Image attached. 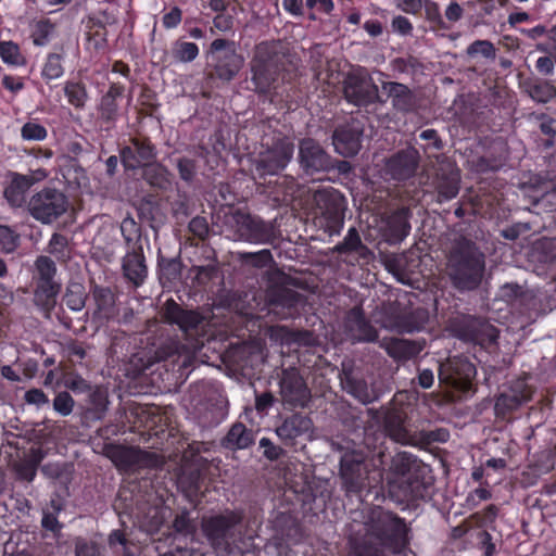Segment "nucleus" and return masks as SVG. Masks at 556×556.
<instances>
[{"label":"nucleus","instance_id":"nucleus-2","mask_svg":"<svg viewBox=\"0 0 556 556\" xmlns=\"http://www.w3.org/2000/svg\"><path fill=\"white\" fill-rule=\"evenodd\" d=\"M485 255L475 241L459 236L451 241L446 252L445 271L459 291L476 290L482 282Z\"/></svg>","mask_w":556,"mask_h":556},{"label":"nucleus","instance_id":"nucleus-27","mask_svg":"<svg viewBox=\"0 0 556 556\" xmlns=\"http://www.w3.org/2000/svg\"><path fill=\"white\" fill-rule=\"evenodd\" d=\"M303 304V296L291 289H277L270 299L269 312L278 319H294L300 316V308Z\"/></svg>","mask_w":556,"mask_h":556},{"label":"nucleus","instance_id":"nucleus-29","mask_svg":"<svg viewBox=\"0 0 556 556\" xmlns=\"http://www.w3.org/2000/svg\"><path fill=\"white\" fill-rule=\"evenodd\" d=\"M313 422L308 416L295 413L283 419L276 428V433L287 446H295L296 440L305 437L312 429Z\"/></svg>","mask_w":556,"mask_h":556},{"label":"nucleus","instance_id":"nucleus-17","mask_svg":"<svg viewBox=\"0 0 556 556\" xmlns=\"http://www.w3.org/2000/svg\"><path fill=\"white\" fill-rule=\"evenodd\" d=\"M157 150L148 136L138 135L119 149L121 162L126 170H136L156 160Z\"/></svg>","mask_w":556,"mask_h":556},{"label":"nucleus","instance_id":"nucleus-31","mask_svg":"<svg viewBox=\"0 0 556 556\" xmlns=\"http://www.w3.org/2000/svg\"><path fill=\"white\" fill-rule=\"evenodd\" d=\"M122 269L125 278L135 287L144 282L148 274L142 247H132L123 258Z\"/></svg>","mask_w":556,"mask_h":556},{"label":"nucleus","instance_id":"nucleus-28","mask_svg":"<svg viewBox=\"0 0 556 556\" xmlns=\"http://www.w3.org/2000/svg\"><path fill=\"white\" fill-rule=\"evenodd\" d=\"M238 233L244 241L255 244L273 243L276 238L271 223L251 215L243 216L238 223Z\"/></svg>","mask_w":556,"mask_h":556},{"label":"nucleus","instance_id":"nucleus-15","mask_svg":"<svg viewBox=\"0 0 556 556\" xmlns=\"http://www.w3.org/2000/svg\"><path fill=\"white\" fill-rule=\"evenodd\" d=\"M294 144L286 138H278L271 147L260 153L255 161V174L258 178L274 177L280 174L293 156Z\"/></svg>","mask_w":556,"mask_h":556},{"label":"nucleus","instance_id":"nucleus-48","mask_svg":"<svg viewBox=\"0 0 556 556\" xmlns=\"http://www.w3.org/2000/svg\"><path fill=\"white\" fill-rule=\"evenodd\" d=\"M213 258L206 265H192L190 273L193 274V282L202 288H205L211 281L220 276L218 262L215 257V251L211 250Z\"/></svg>","mask_w":556,"mask_h":556},{"label":"nucleus","instance_id":"nucleus-12","mask_svg":"<svg viewBox=\"0 0 556 556\" xmlns=\"http://www.w3.org/2000/svg\"><path fill=\"white\" fill-rule=\"evenodd\" d=\"M104 452L121 472H136L155 467L157 463L155 453L142 451L139 447L109 443L105 444Z\"/></svg>","mask_w":556,"mask_h":556},{"label":"nucleus","instance_id":"nucleus-40","mask_svg":"<svg viewBox=\"0 0 556 556\" xmlns=\"http://www.w3.org/2000/svg\"><path fill=\"white\" fill-rule=\"evenodd\" d=\"M61 282L34 285L35 305L48 314L51 313L56 305V299L61 292Z\"/></svg>","mask_w":556,"mask_h":556},{"label":"nucleus","instance_id":"nucleus-52","mask_svg":"<svg viewBox=\"0 0 556 556\" xmlns=\"http://www.w3.org/2000/svg\"><path fill=\"white\" fill-rule=\"evenodd\" d=\"M159 278L162 283H173L179 279L181 263L178 257H157Z\"/></svg>","mask_w":556,"mask_h":556},{"label":"nucleus","instance_id":"nucleus-45","mask_svg":"<svg viewBox=\"0 0 556 556\" xmlns=\"http://www.w3.org/2000/svg\"><path fill=\"white\" fill-rule=\"evenodd\" d=\"M31 187V181L15 173L9 186L5 187L3 195L11 206L21 207L25 203V194Z\"/></svg>","mask_w":556,"mask_h":556},{"label":"nucleus","instance_id":"nucleus-33","mask_svg":"<svg viewBox=\"0 0 556 556\" xmlns=\"http://www.w3.org/2000/svg\"><path fill=\"white\" fill-rule=\"evenodd\" d=\"M275 180L266 179L264 180L268 188L269 194L274 198V200L279 202H291L294 200L300 185L293 176L289 175H277L274 176Z\"/></svg>","mask_w":556,"mask_h":556},{"label":"nucleus","instance_id":"nucleus-59","mask_svg":"<svg viewBox=\"0 0 556 556\" xmlns=\"http://www.w3.org/2000/svg\"><path fill=\"white\" fill-rule=\"evenodd\" d=\"M425 10V17L434 29L447 30L450 25L445 23L442 17L440 7L432 0H426L422 3Z\"/></svg>","mask_w":556,"mask_h":556},{"label":"nucleus","instance_id":"nucleus-8","mask_svg":"<svg viewBox=\"0 0 556 556\" xmlns=\"http://www.w3.org/2000/svg\"><path fill=\"white\" fill-rule=\"evenodd\" d=\"M406 420L407 414L403 408L392 407L386 410L383 416L384 431L394 442L426 447L433 443H445L450 439V432L445 428L410 431L406 427Z\"/></svg>","mask_w":556,"mask_h":556},{"label":"nucleus","instance_id":"nucleus-30","mask_svg":"<svg viewBox=\"0 0 556 556\" xmlns=\"http://www.w3.org/2000/svg\"><path fill=\"white\" fill-rule=\"evenodd\" d=\"M382 89L391 99L392 108L396 112L407 114L418 109V98L408 86L397 81H384Z\"/></svg>","mask_w":556,"mask_h":556},{"label":"nucleus","instance_id":"nucleus-43","mask_svg":"<svg viewBox=\"0 0 556 556\" xmlns=\"http://www.w3.org/2000/svg\"><path fill=\"white\" fill-rule=\"evenodd\" d=\"M56 33V23L49 17L33 20L29 23V37L36 47H46Z\"/></svg>","mask_w":556,"mask_h":556},{"label":"nucleus","instance_id":"nucleus-4","mask_svg":"<svg viewBox=\"0 0 556 556\" xmlns=\"http://www.w3.org/2000/svg\"><path fill=\"white\" fill-rule=\"evenodd\" d=\"M390 472L400 483L405 497L412 501L431 497L433 477L429 466L407 452H400L391 458Z\"/></svg>","mask_w":556,"mask_h":556},{"label":"nucleus","instance_id":"nucleus-55","mask_svg":"<svg viewBox=\"0 0 556 556\" xmlns=\"http://www.w3.org/2000/svg\"><path fill=\"white\" fill-rule=\"evenodd\" d=\"M334 251L339 254H351L367 251V247L362 242L358 230L355 227H351L343 241L336 245Z\"/></svg>","mask_w":556,"mask_h":556},{"label":"nucleus","instance_id":"nucleus-56","mask_svg":"<svg viewBox=\"0 0 556 556\" xmlns=\"http://www.w3.org/2000/svg\"><path fill=\"white\" fill-rule=\"evenodd\" d=\"M0 58L3 63L12 66L25 65L26 59L21 53L20 46L12 40L0 41Z\"/></svg>","mask_w":556,"mask_h":556},{"label":"nucleus","instance_id":"nucleus-64","mask_svg":"<svg viewBox=\"0 0 556 556\" xmlns=\"http://www.w3.org/2000/svg\"><path fill=\"white\" fill-rule=\"evenodd\" d=\"M348 391L354 397L363 403H370L371 397L368 392L367 383L364 380H357L353 378H346Z\"/></svg>","mask_w":556,"mask_h":556},{"label":"nucleus","instance_id":"nucleus-62","mask_svg":"<svg viewBox=\"0 0 556 556\" xmlns=\"http://www.w3.org/2000/svg\"><path fill=\"white\" fill-rule=\"evenodd\" d=\"M176 167L181 180L187 184L194 180L198 169L195 160L187 156L179 157L176 161Z\"/></svg>","mask_w":556,"mask_h":556},{"label":"nucleus","instance_id":"nucleus-19","mask_svg":"<svg viewBox=\"0 0 556 556\" xmlns=\"http://www.w3.org/2000/svg\"><path fill=\"white\" fill-rule=\"evenodd\" d=\"M125 418L128 424V429L131 432H138L141 435H159L165 429L159 426L162 421V416L151 407L146 405L132 403L129 404L125 410Z\"/></svg>","mask_w":556,"mask_h":556},{"label":"nucleus","instance_id":"nucleus-34","mask_svg":"<svg viewBox=\"0 0 556 556\" xmlns=\"http://www.w3.org/2000/svg\"><path fill=\"white\" fill-rule=\"evenodd\" d=\"M348 325L357 341L374 342L378 339L377 329L366 318L361 308H353L348 316Z\"/></svg>","mask_w":556,"mask_h":556},{"label":"nucleus","instance_id":"nucleus-60","mask_svg":"<svg viewBox=\"0 0 556 556\" xmlns=\"http://www.w3.org/2000/svg\"><path fill=\"white\" fill-rule=\"evenodd\" d=\"M47 137V128L35 121L26 122L21 128V138L25 141H43Z\"/></svg>","mask_w":556,"mask_h":556},{"label":"nucleus","instance_id":"nucleus-51","mask_svg":"<svg viewBox=\"0 0 556 556\" xmlns=\"http://www.w3.org/2000/svg\"><path fill=\"white\" fill-rule=\"evenodd\" d=\"M64 56L63 51L49 52L47 54L41 67V78L46 84H49L51 80L59 79L64 75Z\"/></svg>","mask_w":556,"mask_h":556},{"label":"nucleus","instance_id":"nucleus-36","mask_svg":"<svg viewBox=\"0 0 556 556\" xmlns=\"http://www.w3.org/2000/svg\"><path fill=\"white\" fill-rule=\"evenodd\" d=\"M142 179L155 191H167L172 188V174L156 160L141 167Z\"/></svg>","mask_w":556,"mask_h":556},{"label":"nucleus","instance_id":"nucleus-25","mask_svg":"<svg viewBox=\"0 0 556 556\" xmlns=\"http://www.w3.org/2000/svg\"><path fill=\"white\" fill-rule=\"evenodd\" d=\"M125 86L121 83H110L97 105L98 119L105 129L115 127L121 116L118 100L124 97Z\"/></svg>","mask_w":556,"mask_h":556},{"label":"nucleus","instance_id":"nucleus-3","mask_svg":"<svg viewBox=\"0 0 556 556\" xmlns=\"http://www.w3.org/2000/svg\"><path fill=\"white\" fill-rule=\"evenodd\" d=\"M340 478L346 496H355L361 504L369 494L380 493L382 472L377 469L362 451H348L340 459Z\"/></svg>","mask_w":556,"mask_h":556},{"label":"nucleus","instance_id":"nucleus-37","mask_svg":"<svg viewBox=\"0 0 556 556\" xmlns=\"http://www.w3.org/2000/svg\"><path fill=\"white\" fill-rule=\"evenodd\" d=\"M460 176L458 170H440L434 179V188L440 202L450 201L459 192Z\"/></svg>","mask_w":556,"mask_h":556},{"label":"nucleus","instance_id":"nucleus-18","mask_svg":"<svg viewBox=\"0 0 556 556\" xmlns=\"http://www.w3.org/2000/svg\"><path fill=\"white\" fill-rule=\"evenodd\" d=\"M534 388L525 378L514 380L508 389L496 397L494 404L495 415L506 419L523 404L532 400Z\"/></svg>","mask_w":556,"mask_h":556},{"label":"nucleus","instance_id":"nucleus-49","mask_svg":"<svg viewBox=\"0 0 556 556\" xmlns=\"http://www.w3.org/2000/svg\"><path fill=\"white\" fill-rule=\"evenodd\" d=\"M56 273V265L49 256H38L35 261L34 285L58 283Z\"/></svg>","mask_w":556,"mask_h":556},{"label":"nucleus","instance_id":"nucleus-5","mask_svg":"<svg viewBox=\"0 0 556 556\" xmlns=\"http://www.w3.org/2000/svg\"><path fill=\"white\" fill-rule=\"evenodd\" d=\"M243 514L227 509L224 513L203 516L201 530L210 545L218 555L230 556L239 549L241 542Z\"/></svg>","mask_w":556,"mask_h":556},{"label":"nucleus","instance_id":"nucleus-39","mask_svg":"<svg viewBox=\"0 0 556 556\" xmlns=\"http://www.w3.org/2000/svg\"><path fill=\"white\" fill-rule=\"evenodd\" d=\"M205 475L200 468L185 469L178 478V484L190 501L202 495Z\"/></svg>","mask_w":556,"mask_h":556},{"label":"nucleus","instance_id":"nucleus-24","mask_svg":"<svg viewBox=\"0 0 556 556\" xmlns=\"http://www.w3.org/2000/svg\"><path fill=\"white\" fill-rule=\"evenodd\" d=\"M280 393L283 402L293 407H304L311 396L309 389L295 368L282 370Z\"/></svg>","mask_w":556,"mask_h":556},{"label":"nucleus","instance_id":"nucleus-58","mask_svg":"<svg viewBox=\"0 0 556 556\" xmlns=\"http://www.w3.org/2000/svg\"><path fill=\"white\" fill-rule=\"evenodd\" d=\"M121 231L127 247H142L141 244V227L132 218H125L121 225Z\"/></svg>","mask_w":556,"mask_h":556},{"label":"nucleus","instance_id":"nucleus-7","mask_svg":"<svg viewBox=\"0 0 556 556\" xmlns=\"http://www.w3.org/2000/svg\"><path fill=\"white\" fill-rule=\"evenodd\" d=\"M208 78L229 84L244 66V58L238 51L237 43L227 38L214 39L205 50Z\"/></svg>","mask_w":556,"mask_h":556},{"label":"nucleus","instance_id":"nucleus-16","mask_svg":"<svg viewBox=\"0 0 556 556\" xmlns=\"http://www.w3.org/2000/svg\"><path fill=\"white\" fill-rule=\"evenodd\" d=\"M343 96L350 104L368 106L377 101L378 87L367 74L351 72L343 80Z\"/></svg>","mask_w":556,"mask_h":556},{"label":"nucleus","instance_id":"nucleus-42","mask_svg":"<svg viewBox=\"0 0 556 556\" xmlns=\"http://www.w3.org/2000/svg\"><path fill=\"white\" fill-rule=\"evenodd\" d=\"M526 91L536 103L546 104L556 98V86L546 78H534L527 81Z\"/></svg>","mask_w":556,"mask_h":556},{"label":"nucleus","instance_id":"nucleus-13","mask_svg":"<svg viewBox=\"0 0 556 556\" xmlns=\"http://www.w3.org/2000/svg\"><path fill=\"white\" fill-rule=\"evenodd\" d=\"M68 206L65 194L54 188H43L28 203L30 215L42 224H51L63 215Z\"/></svg>","mask_w":556,"mask_h":556},{"label":"nucleus","instance_id":"nucleus-38","mask_svg":"<svg viewBox=\"0 0 556 556\" xmlns=\"http://www.w3.org/2000/svg\"><path fill=\"white\" fill-rule=\"evenodd\" d=\"M253 443V431L242 422H235L222 440V445L228 450L248 448Z\"/></svg>","mask_w":556,"mask_h":556},{"label":"nucleus","instance_id":"nucleus-32","mask_svg":"<svg viewBox=\"0 0 556 556\" xmlns=\"http://www.w3.org/2000/svg\"><path fill=\"white\" fill-rule=\"evenodd\" d=\"M425 340L391 338L383 343L387 354L395 362H407L417 357L425 349Z\"/></svg>","mask_w":556,"mask_h":556},{"label":"nucleus","instance_id":"nucleus-10","mask_svg":"<svg viewBox=\"0 0 556 556\" xmlns=\"http://www.w3.org/2000/svg\"><path fill=\"white\" fill-rule=\"evenodd\" d=\"M314 201L320 214L319 223L325 231L330 236L339 235L344 225L346 208L344 195L333 188H326L315 192Z\"/></svg>","mask_w":556,"mask_h":556},{"label":"nucleus","instance_id":"nucleus-54","mask_svg":"<svg viewBox=\"0 0 556 556\" xmlns=\"http://www.w3.org/2000/svg\"><path fill=\"white\" fill-rule=\"evenodd\" d=\"M47 251L61 263H66L71 258L68 239L66 236L59 232H54L51 236Z\"/></svg>","mask_w":556,"mask_h":556},{"label":"nucleus","instance_id":"nucleus-46","mask_svg":"<svg viewBox=\"0 0 556 556\" xmlns=\"http://www.w3.org/2000/svg\"><path fill=\"white\" fill-rule=\"evenodd\" d=\"M428 312L416 308L409 313L396 317L394 326L400 332L413 333L425 328L428 321Z\"/></svg>","mask_w":556,"mask_h":556},{"label":"nucleus","instance_id":"nucleus-63","mask_svg":"<svg viewBox=\"0 0 556 556\" xmlns=\"http://www.w3.org/2000/svg\"><path fill=\"white\" fill-rule=\"evenodd\" d=\"M467 54L469 56L480 54L485 59L494 60L496 56V49L491 41L479 39L468 46Z\"/></svg>","mask_w":556,"mask_h":556},{"label":"nucleus","instance_id":"nucleus-21","mask_svg":"<svg viewBox=\"0 0 556 556\" xmlns=\"http://www.w3.org/2000/svg\"><path fill=\"white\" fill-rule=\"evenodd\" d=\"M299 160L301 167L308 175H314L319 172H329L333 168L331 156L317 141L311 138L301 140Z\"/></svg>","mask_w":556,"mask_h":556},{"label":"nucleus","instance_id":"nucleus-23","mask_svg":"<svg viewBox=\"0 0 556 556\" xmlns=\"http://www.w3.org/2000/svg\"><path fill=\"white\" fill-rule=\"evenodd\" d=\"M363 132V125L356 119L339 125L332 135L334 150L345 157L356 155L362 147Z\"/></svg>","mask_w":556,"mask_h":556},{"label":"nucleus","instance_id":"nucleus-20","mask_svg":"<svg viewBox=\"0 0 556 556\" xmlns=\"http://www.w3.org/2000/svg\"><path fill=\"white\" fill-rule=\"evenodd\" d=\"M161 315L165 324L177 326L186 334L197 331L204 321V317L200 312L186 309L174 299L166 300Z\"/></svg>","mask_w":556,"mask_h":556},{"label":"nucleus","instance_id":"nucleus-22","mask_svg":"<svg viewBox=\"0 0 556 556\" xmlns=\"http://www.w3.org/2000/svg\"><path fill=\"white\" fill-rule=\"evenodd\" d=\"M419 162L418 150L409 147L392 154L386 162L384 170L391 179L404 181L415 176Z\"/></svg>","mask_w":556,"mask_h":556},{"label":"nucleus","instance_id":"nucleus-6","mask_svg":"<svg viewBox=\"0 0 556 556\" xmlns=\"http://www.w3.org/2000/svg\"><path fill=\"white\" fill-rule=\"evenodd\" d=\"M283 55L275 42L262 41L255 47L250 61V90L258 96H273L280 72L283 70Z\"/></svg>","mask_w":556,"mask_h":556},{"label":"nucleus","instance_id":"nucleus-44","mask_svg":"<svg viewBox=\"0 0 556 556\" xmlns=\"http://www.w3.org/2000/svg\"><path fill=\"white\" fill-rule=\"evenodd\" d=\"M92 298L96 303V314L100 318L109 319L114 314L115 294L110 287L93 286L91 289Z\"/></svg>","mask_w":556,"mask_h":556},{"label":"nucleus","instance_id":"nucleus-61","mask_svg":"<svg viewBox=\"0 0 556 556\" xmlns=\"http://www.w3.org/2000/svg\"><path fill=\"white\" fill-rule=\"evenodd\" d=\"M85 300L84 289L79 285L67 287L63 298L65 305L74 312H78L84 308Z\"/></svg>","mask_w":556,"mask_h":556},{"label":"nucleus","instance_id":"nucleus-35","mask_svg":"<svg viewBox=\"0 0 556 556\" xmlns=\"http://www.w3.org/2000/svg\"><path fill=\"white\" fill-rule=\"evenodd\" d=\"M45 457L46 452L41 447H31L28 454L14 465L16 479L28 483L33 482Z\"/></svg>","mask_w":556,"mask_h":556},{"label":"nucleus","instance_id":"nucleus-9","mask_svg":"<svg viewBox=\"0 0 556 556\" xmlns=\"http://www.w3.org/2000/svg\"><path fill=\"white\" fill-rule=\"evenodd\" d=\"M451 334L458 340L489 349L497 344L500 332L488 320L471 315L452 318L447 326Z\"/></svg>","mask_w":556,"mask_h":556},{"label":"nucleus","instance_id":"nucleus-47","mask_svg":"<svg viewBox=\"0 0 556 556\" xmlns=\"http://www.w3.org/2000/svg\"><path fill=\"white\" fill-rule=\"evenodd\" d=\"M63 91L68 104L74 106L76 110L85 109L89 100V93L87 91V86L83 80H66L64 83Z\"/></svg>","mask_w":556,"mask_h":556},{"label":"nucleus","instance_id":"nucleus-11","mask_svg":"<svg viewBox=\"0 0 556 556\" xmlns=\"http://www.w3.org/2000/svg\"><path fill=\"white\" fill-rule=\"evenodd\" d=\"M198 349V345L190 346L179 340L168 339L155 349L153 361L163 363L166 371L176 372L180 378L195 361Z\"/></svg>","mask_w":556,"mask_h":556},{"label":"nucleus","instance_id":"nucleus-53","mask_svg":"<svg viewBox=\"0 0 556 556\" xmlns=\"http://www.w3.org/2000/svg\"><path fill=\"white\" fill-rule=\"evenodd\" d=\"M86 36L90 42H93L96 49H103L108 43L106 26L99 18H88L86 23Z\"/></svg>","mask_w":556,"mask_h":556},{"label":"nucleus","instance_id":"nucleus-1","mask_svg":"<svg viewBox=\"0 0 556 556\" xmlns=\"http://www.w3.org/2000/svg\"><path fill=\"white\" fill-rule=\"evenodd\" d=\"M370 538L351 540L352 556H399L408 544V529L403 518L378 507L368 527Z\"/></svg>","mask_w":556,"mask_h":556},{"label":"nucleus","instance_id":"nucleus-57","mask_svg":"<svg viewBox=\"0 0 556 556\" xmlns=\"http://www.w3.org/2000/svg\"><path fill=\"white\" fill-rule=\"evenodd\" d=\"M173 529L176 534L193 540L197 532V521L190 516V511L184 509L176 515L173 521Z\"/></svg>","mask_w":556,"mask_h":556},{"label":"nucleus","instance_id":"nucleus-14","mask_svg":"<svg viewBox=\"0 0 556 556\" xmlns=\"http://www.w3.org/2000/svg\"><path fill=\"white\" fill-rule=\"evenodd\" d=\"M476 375V366L465 356H451L439 365L440 383L456 391H469Z\"/></svg>","mask_w":556,"mask_h":556},{"label":"nucleus","instance_id":"nucleus-41","mask_svg":"<svg viewBox=\"0 0 556 556\" xmlns=\"http://www.w3.org/2000/svg\"><path fill=\"white\" fill-rule=\"evenodd\" d=\"M271 102L279 103L287 110H295L303 103V92L294 83L278 86L270 97Z\"/></svg>","mask_w":556,"mask_h":556},{"label":"nucleus","instance_id":"nucleus-50","mask_svg":"<svg viewBox=\"0 0 556 556\" xmlns=\"http://www.w3.org/2000/svg\"><path fill=\"white\" fill-rule=\"evenodd\" d=\"M200 54L199 46L195 42L178 38L172 43L169 55L177 63H191Z\"/></svg>","mask_w":556,"mask_h":556},{"label":"nucleus","instance_id":"nucleus-26","mask_svg":"<svg viewBox=\"0 0 556 556\" xmlns=\"http://www.w3.org/2000/svg\"><path fill=\"white\" fill-rule=\"evenodd\" d=\"M412 211L407 206L392 211L383 219L381 236L389 244L401 243L410 232Z\"/></svg>","mask_w":556,"mask_h":556}]
</instances>
